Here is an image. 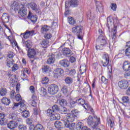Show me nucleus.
Here are the masks:
<instances>
[{
	"mask_svg": "<svg viewBox=\"0 0 130 130\" xmlns=\"http://www.w3.org/2000/svg\"><path fill=\"white\" fill-rule=\"evenodd\" d=\"M29 70H28L27 68H24L23 70L21 71V74H24L25 75H26V74L29 75Z\"/></svg>",
	"mask_w": 130,
	"mask_h": 130,
	"instance_id": "obj_56",
	"label": "nucleus"
},
{
	"mask_svg": "<svg viewBox=\"0 0 130 130\" xmlns=\"http://www.w3.org/2000/svg\"><path fill=\"white\" fill-rule=\"evenodd\" d=\"M48 92L51 95H55L58 92V86L56 84H51L48 87Z\"/></svg>",
	"mask_w": 130,
	"mask_h": 130,
	"instance_id": "obj_5",
	"label": "nucleus"
},
{
	"mask_svg": "<svg viewBox=\"0 0 130 130\" xmlns=\"http://www.w3.org/2000/svg\"><path fill=\"white\" fill-rule=\"evenodd\" d=\"M19 69V66H18V64H14L12 67V71L13 72H16V71L18 70Z\"/></svg>",
	"mask_w": 130,
	"mask_h": 130,
	"instance_id": "obj_54",
	"label": "nucleus"
},
{
	"mask_svg": "<svg viewBox=\"0 0 130 130\" xmlns=\"http://www.w3.org/2000/svg\"><path fill=\"white\" fill-rule=\"evenodd\" d=\"M6 114L3 113H0V119H5Z\"/></svg>",
	"mask_w": 130,
	"mask_h": 130,
	"instance_id": "obj_64",
	"label": "nucleus"
},
{
	"mask_svg": "<svg viewBox=\"0 0 130 130\" xmlns=\"http://www.w3.org/2000/svg\"><path fill=\"white\" fill-rule=\"evenodd\" d=\"M29 90H30V92L31 93H32V94L34 93L35 92V88H34V86H30Z\"/></svg>",
	"mask_w": 130,
	"mask_h": 130,
	"instance_id": "obj_61",
	"label": "nucleus"
},
{
	"mask_svg": "<svg viewBox=\"0 0 130 130\" xmlns=\"http://www.w3.org/2000/svg\"><path fill=\"white\" fill-rule=\"evenodd\" d=\"M84 124L82 123V122H79L76 124V128L77 129V130H83V128L84 127Z\"/></svg>",
	"mask_w": 130,
	"mask_h": 130,
	"instance_id": "obj_34",
	"label": "nucleus"
},
{
	"mask_svg": "<svg viewBox=\"0 0 130 130\" xmlns=\"http://www.w3.org/2000/svg\"><path fill=\"white\" fill-rule=\"evenodd\" d=\"M7 125L9 128H10V129H13V128L17 127L18 125L17 124V123H16L15 121H11L7 124Z\"/></svg>",
	"mask_w": 130,
	"mask_h": 130,
	"instance_id": "obj_20",
	"label": "nucleus"
},
{
	"mask_svg": "<svg viewBox=\"0 0 130 130\" xmlns=\"http://www.w3.org/2000/svg\"><path fill=\"white\" fill-rule=\"evenodd\" d=\"M123 69L124 71L128 72L130 70V62L128 61H124L123 66Z\"/></svg>",
	"mask_w": 130,
	"mask_h": 130,
	"instance_id": "obj_21",
	"label": "nucleus"
},
{
	"mask_svg": "<svg viewBox=\"0 0 130 130\" xmlns=\"http://www.w3.org/2000/svg\"><path fill=\"white\" fill-rule=\"evenodd\" d=\"M21 116L22 117H24V118H28L29 116H30V113H29V111H27L26 110H23L21 112Z\"/></svg>",
	"mask_w": 130,
	"mask_h": 130,
	"instance_id": "obj_25",
	"label": "nucleus"
},
{
	"mask_svg": "<svg viewBox=\"0 0 130 130\" xmlns=\"http://www.w3.org/2000/svg\"><path fill=\"white\" fill-rule=\"evenodd\" d=\"M21 78L22 81H28V78L27 77V76L25 74L21 73Z\"/></svg>",
	"mask_w": 130,
	"mask_h": 130,
	"instance_id": "obj_50",
	"label": "nucleus"
},
{
	"mask_svg": "<svg viewBox=\"0 0 130 130\" xmlns=\"http://www.w3.org/2000/svg\"><path fill=\"white\" fill-rule=\"evenodd\" d=\"M58 103L61 107H64V106H67L68 105V102H67V100L64 99L60 100L58 102Z\"/></svg>",
	"mask_w": 130,
	"mask_h": 130,
	"instance_id": "obj_31",
	"label": "nucleus"
},
{
	"mask_svg": "<svg viewBox=\"0 0 130 130\" xmlns=\"http://www.w3.org/2000/svg\"><path fill=\"white\" fill-rule=\"evenodd\" d=\"M44 37L46 39H50L52 37V35L50 33H47L44 35Z\"/></svg>",
	"mask_w": 130,
	"mask_h": 130,
	"instance_id": "obj_52",
	"label": "nucleus"
},
{
	"mask_svg": "<svg viewBox=\"0 0 130 130\" xmlns=\"http://www.w3.org/2000/svg\"><path fill=\"white\" fill-rule=\"evenodd\" d=\"M80 4V0H71L70 1L66 2V10L69 8V5L72 7V8H76L79 6Z\"/></svg>",
	"mask_w": 130,
	"mask_h": 130,
	"instance_id": "obj_8",
	"label": "nucleus"
},
{
	"mask_svg": "<svg viewBox=\"0 0 130 130\" xmlns=\"http://www.w3.org/2000/svg\"><path fill=\"white\" fill-rule=\"evenodd\" d=\"M83 107L86 109V110H90V109L91 108V106H90V104L88 103H86L84 104L83 106Z\"/></svg>",
	"mask_w": 130,
	"mask_h": 130,
	"instance_id": "obj_45",
	"label": "nucleus"
},
{
	"mask_svg": "<svg viewBox=\"0 0 130 130\" xmlns=\"http://www.w3.org/2000/svg\"><path fill=\"white\" fill-rule=\"evenodd\" d=\"M14 64V60H9L7 61V65L9 68H11Z\"/></svg>",
	"mask_w": 130,
	"mask_h": 130,
	"instance_id": "obj_53",
	"label": "nucleus"
},
{
	"mask_svg": "<svg viewBox=\"0 0 130 130\" xmlns=\"http://www.w3.org/2000/svg\"><path fill=\"white\" fill-rule=\"evenodd\" d=\"M27 7L28 9H31L32 11H36V13H39V12H40L39 6L35 2L28 3L27 5Z\"/></svg>",
	"mask_w": 130,
	"mask_h": 130,
	"instance_id": "obj_7",
	"label": "nucleus"
},
{
	"mask_svg": "<svg viewBox=\"0 0 130 130\" xmlns=\"http://www.w3.org/2000/svg\"><path fill=\"white\" fill-rule=\"evenodd\" d=\"M111 8L112 10H113V11L115 12V11H116V9L117 8V5H116V4L112 3L111 4Z\"/></svg>",
	"mask_w": 130,
	"mask_h": 130,
	"instance_id": "obj_49",
	"label": "nucleus"
},
{
	"mask_svg": "<svg viewBox=\"0 0 130 130\" xmlns=\"http://www.w3.org/2000/svg\"><path fill=\"white\" fill-rule=\"evenodd\" d=\"M39 92L42 96H46L47 95V91L44 87H41Z\"/></svg>",
	"mask_w": 130,
	"mask_h": 130,
	"instance_id": "obj_28",
	"label": "nucleus"
},
{
	"mask_svg": "<svg viewBox=\"0 0 130 130\" xmlns=\"http://www.w3.org/2000/svg\"><path fill=\"white\" fill-rule=\"evenodd\" d=\"M125 54L127 56H129L130 55V48H127L125 50Z\"/></svg>",
	"mask_w": 130,
	"mask_h": 130,
	"instance_id": "obj_60",
	"label": "nucleus"
},
{
	"mask_svg": "<svg viewBox=\"0 0 130 130\" xmlns=\"http://www.w3.org/2000/svg\"><path fill=\"white\" fill-rule=\"evenodd\" d=\"M65 82H73V78L71 77H67L65 79Z\"/></svg>",
	"mask_w": 130,
	"mask_h": 130,
	"instance_id": "obj_59",
	"label": "nucleus"
},
{
	"mask_svg": "<svg viewBox=\"0 0 130 130\" xmlns=\"http://www.w3.org/2000/svg\"><path fill=\"white\" fill-rule=\"evenodd\" d=\"M71 122H66V125H68V126H66V127L70 128V129H73L76 127V123Z\"/></svg>",
	"mask_w": 130,
	"mask_h": 130,
	"instance_id": "obj_26",
	"label": "nucleus"
},
{
	"mask_svg": "<svg viewBox=\"0 0 130 130\" xmlns=\"http://www.w3.org/2000/svg\"><path fill=\"white\" fill-rule=\"evenodd\" d=\"M8 39L10 41L13 47H18V44L17 43V42L16 41L15 39L13 38V37L9 36L8 37Z\"/></svg>",
	"mask_w": 130,
	"mask_h": 130,
	"instance_id": "obj_15",
	"label": "nucleus"
},
{
	"mask_svg": "<svg viewBox=\"0 0 130 130\" xmlns=\"http://www.w3.org/2000/svg\"><path fill=\"white\" fill-rule=\"evenodd\" d=\"M54 61H55V56L54 54H52L49 56L47 62L48 64H52V63H54Z\"/></svg>",
	"mask_w": 130,
	"mask_h": 130,
	"instance_id": "obj_18",
	"label": "nucleus"
},
{
	"mask_svg": "<svg viewBox=\"0 0 130 130\" xmlns=\"http://www.w3.org/2000/svg\"><path fill=\"white\" fill-rule=\"evenodd\" d=\"M50 29V27L46 25H42L41 28V32L42 34H44L47 31H49Z\"/></svg>",
	"mask_w": 130,
	"mask_h": 130,
	"instance_id": "obj_23",
	"label": "nucleus"
},
{
	"mask_svg": "<svg viewBox=\"0 0 130 130\" xmlns=\"http://www.w3.org/2000/svg\"><path fill=\"white\" fill-rule=\"evenodd\" d=\"M7 91L6 88H2L0 89V95L1 96H6L7 95Z\"/></svg>",
	"mask_w": 130,
	"mask_h": 130,
	"instance_id": "obj_40",
	"label": "nucleus"
},
{
	"mask_svg": "<svg viewBox=\"0 0 130 130\" xmlns=\"http://www.w3.org/2000/svg\"><path fill=\"white\" fill-rule=\"evenodd\" d=\"M54 126L56 128H61L63 126H68L67 125V121L66 120H62L61 122L60 121H56L54 123Z\"/></svg>",
	"mask_w": 130,
	"mask_h": 130,
	"instance_id": "obj_10",
	"label": "nucleus"
},
{
	"mask_svg": "<svg viewBox=\"0 0 130 130\" xmlns=\"http://www.w3.org/2000/svg\"><path fill=\"white\" fill-rule=\"evenodd\" d=\"M12 7L13 9H14V11L16 10L18 11V14L21 16V17H25L26 15H27V9L25 7V6L23 5H18V4L16 2L13 3L12 5Z\"/></svg>",
	"mask_w": 130,
	"mask_h": 130,
	"instance_id": "obj_1",
	"label": "nucleus"
},
{
	"mask_svg": "<svg viewBox=\"0 0 130 130\" xmlns=\"http://www.w3.org/2000/svg\"><path fill=\"white\" fill-rule=\"evenodd\" d=\"M15 99L16 101H21V100H22V96H21V95L19 94H17L15 95Z\"/></svg>",
	"mask_w": 130,
	"mask_h": 130,
	"instance_id": "obj_55",
	"label": "nucleus"
},
{
	"mask_svg": "<svg viewBox=\"0 0 130 130\" xmlns=\"http://www.w3.org/2000/svg\"><path fill=\"white\" fill-rule=\"evenodd\" d=\"M14 55H15V54L14 53V52H9L8 56L9 58H13Z\"/></svg>",
	"mask_w": 130,
	"mask_h": 130,
	"instance_id": "obj_58",
	"label": "nucleus"
},
{
	"mask_svg": "<svg viewBox=\"0 0 130 130\" xmlns=\"http://www.w3.org/2000/svg\"><path fill=\"white\" fill-rule=\"evenodd\" d=\"M2 20L5 24L9 23V15L7 13H4L2 17Z\"/></svg>",
	"mask_w": 130,
	"mask_h": 130,
	"instance_id": "obj_22",
	"label": "nucleus"
},
{
	"mask_svg": "<svg viewBox=\"0 0 130 130\" xmlns=\"http://www.w3.org/2000/svg\"><path fill=\"white\" fill-rule=\"evenodd\" d=\"M36 55V51L34 49H28L27 56L29 58H34Z\"/></svg>",
	"mask_w": 130,
	"mask_h": 130,
	"instance_id": "obj_13",
	"label": "nucleus"
},
{
	"mask_svg": "<svg viewBox=\"0 0 130 130\" xmlns=\"http://www.w3.org/2000/svg\"><path fill=\"white\" fill-rule=\"evenodd\" d=\"M59 63L61 67L64 68H68L70 67V61L68 59H63L60 61Z\"/></svg>",
	"mask_w": 130,
	"mask_h": 130,
	"instance_id": "obj_17",
	"label": "nucleus"
},
{
	"mask_svg": "<svg viewBox=\"0 0 130 130\" xmlns=\"http://www.w3.org/2000/svg\"><path fill=\"white\" fill-rule=\"evenodd\" d=\"M43 73H50L51 72V69L49 66H44L42 68Z\"/></svg>",
	"mask_w": 130,
	"mask_h": 130,
	"instance_id": "obj_32",
	"label": "nucleus"
},
{
	"mask_svg": "<svg viewBox=\"0 0 130 130\" xmlns=\"http://www.w3.org/2000/svg\"><path fill=\"white\" fill-rule=\"evenodd\" d=\"M83 27L81 25H77L72 28V32L75 34H80L82 33Z\"/></svg>",
	"mask_w": 130,
	"mask_h": 130,
	"instance_id": "obj_11",
	"label": "nucleus"
},
{
	"mask_svg": "<svg viewBox=\"0 0 130 130\" xmlns=\"http://www.w3.org/2000/svg\"><path fill=\"white\" fill-rule=\"evenodd\" d=\"M122 101L123 103H128L129 102V98L127 96H124L122 98Z\"/></svg>",
	"mask_w": 130,
	"mask_h": 130,
	"instance_id": "obj_44",
	"label": "nucleus"
},
{
	"mask_svg": "<svg viewBox=\"0 0 130 130\" xmlns=\"http://www.w3.org/2000/svg\"><path fill=\"white\" fill-rule=\"evenodd\" d=\"M61 92L65 95H68V94H69V90L68 89V87L66 86H63L61 89Z\"/></svg>",
	"mask_w": 130,
	"mask_h": 130,
	"instance_id": "obj_38",
	"label": "nucleus"
},
{
	"mask_svg": "<svg viewBox=\"0 0 130 130\" xmlns=\"http://www.w3.org/2000/svg\"><path fill=\"white\" fill-rule=\"evenodd\" d=\"M71 107H75L76 103H77V101H74L73 100H71L69 102Z\"/></svg>",
	"mask_w": 130,
	"mask_h": 130,
	"instance_id": "obj_48",
	"label": "nucleus"
},
{
	"mask_svg": "<svg viewBox=\"0 0 130 130\" xmlns=\"http://www.w3.org/2000/svg\"><path fill=\"white\" fill-rule=\"evenodd\" d=\"M69 75L70 76H75L76 75V70L75 69L70 70Z\"/></svg>",
	"mask_w": 130,
	"mask_h": 130,
	"instance_id": "obj_57",
	"label": "nucleus"
},
{
	"mask_svg": "<svg viewBox=\"0 0 130 130\" xmlns=\"http://www.w3.org/2000/svg\"><path fill=\"white\" fill-rule=\"evenodd\" d=\"M22 43L24 46H25L27 48L30 49V48L31 47V42H30V41H27L25 42L24 40H22Z\"/></svg>",
	"mask_w": 130,
	"mask_h": 130,
	"instance_id": "obj_33",
	"label": "nucleus"
},
{
	"mask_svg": "<svg viewBox=\"0 0 130 130\" xmlns=\"http://www.w3.org/2000/svg\"><path fill=\"white\" fill-rule=\"evenodd\" d=\"M117 29V26H114L113 29H112L111 32L112 35V39H115L116 32H117V30H116Z\"/></svg>",
	"mask_w": 130,
	"mask_h": 130,
	"instance_id": "obj_36",
	"label": "nucleus"
},
{
	"mask_svg": "<svg viewBox=\"0 0 130 130\" xmlns=\"http://www.w3.org/2000/svg\"><path fill=\"white\" fill-rule=\"evenodd\" d=\"M113 25V19L112 18H110L109 17H108V20H107V26L108 28L109 31H110V28L109 27V25L111 26Z\"/></svg>",
	"mask_w": 130,
	"mask_h": 130,
	"instance_id": "obj_30",
	"label": "nucleus"
},
{
	"mask_svg": "<svg viewBox=\"0 0 130 130\" xmlns=\"http://www.w3.org/2000/svg\"><path fill=\"white\" fill-rule=\"evenodd\" d=\"M21 36H22V37L23 38H24V39H27L28 38H29V32L28 31V30H26L24 33L23 34H21Z\"/></svg>",
	"mask_w": 130,
	"mask_h": 130,
	"instance_id": "obj_42",
	"label": "nucleus"
},
{
	"mask_svg": "<svg viewBox=\"0 0 130 130\" xmlns=\"http://www.w3.org/2000/svg\"><path fill=\"white\" fill-rule=\"evenodd\" d=\"M86 64H82L80 67L79 72L81 75H83L84 73H86Z\"/></svg>",
	"mask_w": 130,
	"mask_h": 130,
	"instance_id": "obj_24",
	"label": "nucleus"
},
{
	"mask_svg": "<svg viewBox=\"0 0 130 130\" xmlns=\"http://www.w3.org/2000/svg\"><path fill=\"white\" fill-rule=\"evenodd\" d=\"M60 119V115L56 113H54L51 117H50V119L51 121H53V120H56Z\"/></svg>",
	"mask_w": 130,
	"mask_h": 130,
	"instance_id": "obj_19",
	"label": "nucleus"
},
{
	"mask_svg": "<svg viewBox=\"0 0 130 130\" xmlns=\"http://www.w3.org/2000/svg\"><path fill=\"white\" fill-rule=\"evenodd\" d=\"M70 61L72 63L75 62V61H76V58H75L74 56L71 57L70 58Z\"/></svg>",
	"mask_w": 130,
	"mask_h": 130,
	"instance_id": "obj_62",
	"label": "nucleus"
},
{
	"mask_svg": "<svg viewBox=\"0 0 130 130\" xmlns=\"http://www.w3.org/2000/svg\"><path fill=\"white\" fill-rule=\"evenodd\" d=\"M59 112L61 114H67L68 109L64 107H62L61 108H59Z\"/></svg>",
	"mask_w": 130,
	"mask_h": 130,
	"instance_id": "obj_35",
	"label": "nucleus"
},
{
	"mask_svg": "<svg viewBox=\"0 0 130 130\" xmlns=\"http://www.w3.org/2000/svg\"><path fill=\"white\" fill-rule=\"evenodd\" d=\"M106 37L99 36L97 39V42L95 46L96 50H102L103 48L107 44L106 41Z\"/></svg>",
	"mask_w": 130,
	"mask_h": 130,
	"instance_id": "obj_3",
	"label": "nucleus"
},
{
	"mask_svg": "<svg viewBox=\"0 0 130 130\" xmlns=\"http://www.w3.org/2000/svg\"><path fill=\"white\" fill-rule=\"evenodd\" d=\"M95 2L96 8V11L97 13H102V12H103V6H102V4L97 1H95Z\"/></svg>",
	"mask_w": 130,
	"mask_h": 130,
	"instance_id": "obj_12",
	"label": "nucleus"
},
{
	"mask_svg": "<svg viewBox=\"0 0 130 130\" xmlns=\"http://www.w3.org/2000/svg\"><path fill=\"white\" fill-rule=\"evenodd\" d=\"M2 103L5 105H9L10 103H11V100L7 98H3L2 99Z\"/></svg>",
	"mask_w": 130,
	"mask_h": 130,
	"instance_id": "obj_27",
	"label": "nucleus"
},
{
	"mask_svg": "<svg viewBox=\"0 0 130 130\" xmlns=\"http://www.w3.org/2000/svg\"><path fill=\"white\" fill-rule=\"evenodd\" d=\"M18 128L19 130H27V126L25 125H19Z\"/></svg>",
	"mask_w": 130,
	"mask_h": 130,
	"instance_id": "obj_51",
	"label": "nucleus"
},
{
	"mask_svg": "<svg viewBox=\"0 0 130 130\" xmlns=\"http://www.w3.org/2000/svg\"><path fill=\"white\" fill-rule=\"evenodd\" d=\"M62 53L64 55V56H71L73 54V52L70 50V49L67 48H64L61 50Z\"/></svg>",
	"mask_w": 130,
	"mask_h": 130,
	"instance_id": "obj_14",
	"label": "nucleus"
},
{
	"mask_svg": "<svg viewBox=\"0 0 130 130\" xmlns=\"http://www.w3.org/2000/svg\"><path fill=\"white\" fill-rule=\"evenodd\" d=\"M28 19H30L31 21L34 23V24H35L36 22H37V15H32L30 17V15H28Z\"/></svg>",
	"mask_w": 130,
	"mask_h": 130,
	"instance_id": "obj_29",
	"label": "nucleus"
},
{
	"mask_svg": "<svg viewBox=\"0 0 130 130\" xmlns=\"http://www.w3.org/2000/svg\"><path fill=\"white\" fill-rule=\"evenodd\" d=\"M89 116L87 119V123L92 128H96L98 124H100V118H97V116Z\"/></svg>",
	"mask_w": 130,
	"mask_h": 130,
	"instance_id": "obj_2",
	"label": "nucleus"
},
{
	"mask_svg": "<svg viewBox=\"0 0 130 130\" xmlns=\"http://www.w3.org/2000/svg\"><path fill=\"white\" fill-rule=\"evenodd\" d=\"M54 113H55L51 109H48L47 110L46 114L49 117H50Z\"/></svg>",
	"mask_w": 130,
	"mask_h": 130,
	"instance_id": "obj_41",
	"label": "nucleus"
},
{
	"mask_svg": "<svg viewBox=\"0 0 130 130\" xmlns=\"http://www.w3.org/2000/svg\"><path fill=\"white\" fill-rule=\"evenodd\" d=\"M52 109L54 112H57V111H59V107L57 105H54L52 107Z\"/></svg>",
	"mask_w": 130,
	"mask_h": 130,
	"instance_id": "obj_47",
	"label": "nucleus"
},
{
	"mask_svg": "<svg viewBox=\"0 0 130 130\" xmlns=\"http://www.w3.org/2000/svg\"><path fill=\"white\" fill-rule=\"evenodd\" d=\"M35 130H44V127L42 125L38 124L35 126Z\"/></svg>",
	"mask_w": 130,
	"mask_h": 130,
	"instance_id": "obj_46",
	"label": "nucleus"
},
{
	"mask_svg": "<svg viewBox=\"0 0 130 130\" xmlns=\"http://www.w3.org/2000/svg\"><path fill=\"white\" fill-rule=\"evenodd\" d=\"M101 62L103 67L106 68L108 66V63H109V55L108 54L105 53L103 55Z\"/></svg>",
	"mask_w": 130,
	"mask_h": 130,
	"instance_id": "obj_6",
	"label": "nucleus"
},
{
	"mask_svg": "<svg viewBox=\"0 0 130 130\" xmlns=\"http://www.w3.org/2000/svg\"><path fill=\"white\" fill-rule=\"evenodd\" d=\"M68 23L70 24V25H74V24H76V21L74 19V18L72 17H70L68 18Z\"/></svg>",
	"mask_w": 130,
	"mask_h": 130,
	"instance_id": "obj_43",
	"label": "nucleus"
},
{
	"mask_svg": "<svg viewBox=\"0 0 130 130\" xmlns=\"http://www.w3.org/2000/svg\"><path fill=\"white\" fill-rule=\"evenodd\" d=\"M0 125H6L5 119H0Z\"/></svg>",
	"mask_w": 130,
	"mask_h": 130,
	"instance_id": "obj_63",
	"label": "nucleus"
},
{
	"mask_svg": "<svg viewBox=\"0 0 130 130\" xmlns=\"http://www.w3.org/2000/svg\"><path fill=\"white\" fill-rule=\"evenodd\" d=\"M48 41L47 40H43L41 43V45L44 48H46L48 46Z\"/></svg>",
	"mask_w": 130,
	"mask_h": 130,
	"instance_id": "obj_39",
	"label": "nucleus"
},
{
	"mask_svg": "<svg viewBox=\"0 0 130 130\" xmlns=\"http://www.w3.org/2000/svg\"><path fill=\"white\" fill-rule=\"evenodd\" d=\"M64 71L63 70L60 69V68H57L55 70H54L53 72V77L57 80V79H59L60 77H61V75L63 74Z\"/></svg>",
	"mask_w": 130,
	"mask_h": 130,
	"instance_id": "obj_9",
	"label": "nucleus"
},
{
	"mask_svg": "<svg viewBox=\"0 0 130 130\" xmlns=\"http://www.w3.org/2000/svg\"><path fill=\"white\" fill-rule=\"evenodd\" d=\"M80 113V111H78L77 109H74L71 111V113H69L66 115L65 117V121L66 122H73L75 121V119L77 118L78 114Z\"/></svg>",
	"mask_w": 130,
	"mask_h": 130,
	"instance_id": "obj_4",
	"label": "nucleus"
},
{
	"mask_svg": "<svg viewBox=\"0 0 130 130\" xmlns=\"http://www.w3.org/2000/svg\"><path fill=\"white\" fill-rule=\"evenodd\" d=\"M85 103L86 102L83 99H79L76 100V103L78 104V105H82V106H84Z\"/></svg>",
	"mask_w": 130,
	"mask_h": 130,
	"instance_id": "obj_37",
	"label": "nucleus"
},
{
	"mask_svg": "<svg viewBox=\"0 0 130 130\" xmlns=\"http://www.w3.org/2000/svg\"><path fill=\"white\" fill-rule=\"evenodd\" d=\"M118 85L121 89H126L128 87V82H119Z\"/></svg>",
	"mask_w": 130,
	"mask_h": 130,
	"instance_id": "obj_16",
	"label": "nucleus"
}]
</instances>
